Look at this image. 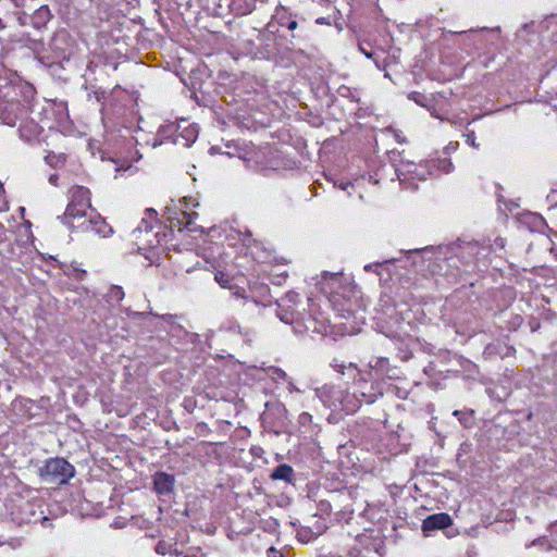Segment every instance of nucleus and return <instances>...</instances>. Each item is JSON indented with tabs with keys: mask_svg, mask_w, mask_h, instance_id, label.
Here are the masks:
<instances>
[{
	"mask_svg": "<svg viewBox=\"0 0 557 557\" xmlns=\"http://www.w3.org/2000/svg\"><path fill=\"white\" fill-rule=\"evenodd\" d=\"M460 248V257L467 259L468 261L476 260L481 256L484 257L485 248L479 246L475 242H469L465 243L463 245L459 246Z\"/></svg>",
	"mask_w": 557,
	"mask_h": 557,
	"instance_id": "7",
	"label": "nucleus"
},
{
	"mask_svg": "<svg viewBox=\"0 0 557 557\" xmlns=\"http://www.w3.org/2000/svg\"><path fill=\"white\" fill-rule=\"evenodd\" d=\"M463 136L466 137L467 144H469L473 148H479V144L475 141L474 132H470L468 134H465Z\"/></svg>",
	"mask_w": 557,
	"mask_h": 557,
	"instance_id": "19",
	"label": "nucleus"
},
{
	"mask_svg": "<svg viewBox=\"0 0 557 557\" xmlns=\"http://www.w3.org/2000/svg\"><path fill=\"white\" fill-rule=\"evenodd\" d=\"M107 297L109 301L120 302L124 298V292L122 287L113 285L109 288Z\"/></svg>",
	"mask_w": 557,
	"mask_h": 557,
	"instance_id": "13",
	"label": "nucleus"
},
{
	"mask_svg": "<svg viewBox=\"0 0 557 557\" xmlns=\"http://www.w3.org/2000/svg\"><path fill=\"white\" fill-rule=\"evenodd\" d=\"M45 160L50 166H58L64 162L65 158L62 154L50 152L45 157Z\"/></svg>",
	"mask_w": 557,
	"mask_h": 557,
	"instance_id": "14",
	"label": "nucleus"
},
{
	"mask_svg": "<svg viewBox=\"0 0 557 557\" xmlns=\"http://www.w3.org/2000/svg\"><path fill=\"white\" fill-rule=\"evenodd\" d=\"M294 476V470L290 466L284 463L276 467L271 473L272 480H283L285 482H290Z\"/></svg>",
	"mask_w": 557,
	"mask_h": 557,
	"instance_id": "9",
	"label": "nucleus"
},
{
	"mask_svg": "<svg viewBox=\"0 0 557 557\" xmlns=\"http://www.w3.org/2000/svg\"><path fill=\"white\" fill-rule=\"evenodd\" d=\"M51 17L52 15L48 5H41L34 12L32 16V23L36 28H40L45 26L51 20Z\"/></svg>",
	"mask_w": 557,
	"mask_h": 557,
	"instance_id": "8",
	"label": "nucleus"
},
{
	"mask_svg": "<svg viewBox=\"0 0 557 557\" xmlns=\"http://www.w3.org/2000/svg\"><path fill=\"white\" fill-rule=\"evenodd\" d=\"M453 524V519L448 513H434L425 518L422 522V531L425 536L435 530H443Z\"/></svg>",
	"mask_w": 557,
	"mask_h": 557,
	"instance_id": "5",
	"label": "nucleus"
},
{
	"mask_svg": "<svg viewBox=\"0 0 557 557\" xmlns=\"http://www.w3.org/2000/svg\"><path fill=\"white\" fill-rule=\"evenodd\" d=\"M409 98L414 100L417 103H421V98H423V96H421L420 94L413 92L409 96Z\"/></svg>",
	"mask_w": 557,
	"mask_h": 557,
	"instance_id": "23",
	"label": "nucleus"
},
{
	"mask_svg": "<svg viewBox=\"0 0 557 557\" xmlns=\"http://www.w3.org/2000/svg\"><path fill=\"white\" fill-rule=\"evenodd\" d=\"M214 280L218 284H220L224 288H232L230 285V277L223 272H216L214 275Z\"/></svg>",
	"mask_w": 557,
	"mask_h": 557,
	"instance_id": "16",
	"label": "nucleus"
},
{
	"mask_svg": "<svg viewBox=\"0 0 557 557\" xmlns=\"http://www.w3.org/2000/svg\"><path fill=\"white\" fill-rule=\"evenodd\" d=\"M38 128L39 127L36 123H32L30 125L20 127L21 138L27 141L32 140L33 137H35L38 134Z\"/></svg>",
	"mask_w": 557,
	"mask_h": 557,
	"instance_id": "12",
	"label": "nucleus"
},
{
	"mask_svg": "<svg viewBox=\"0 0 557 557\" xmlns=\"http://www.w3.org/2000/svg\"><path fill=\"white\" fill-rule=\"evenodd\" d=\"M57 180H58V176H57L55 174H52V175L49 177V183H51V184H55Z\"/></svg>",
	"mask_w": 557,
	"mask_h": 557,
	"instance_id": "29",
	"label": "nucleus"
},
{
	"mask_svg": "<svg viewBox=\"0 0 557 557\" xmlns=\"http://www.w3.org/2000/svg\"><path fill=\"white\" fill-rule=\"evenodd\" d=\"M458 146L459 144L458 143H449L446 147H445V151L446 153H450L453 151H456L458 149Z\"/></svg>",
	"mask_w": 557,
	"mask_h": 557,
	"instance_id": "21",
	"label": "nucleus"
},
{
	"mask_svg": "<svg viewBox=\"0 0 557 557\" xmlns=\"http://www.w3.org/2000/svg\"><path fill=\"white\" fill-rule=\"evenodd\" d=\"M76 195L82 199L78 202L74 200L70 202L63 215V223L73 230H81L82 232H89L94 225L92 218L88 216L90 205L88 203V190L83 187H77L73 197Z\"/></svg>",
	"mask_w": 557,
	"mask_h": 557,
	"instance_id": "1",
	"label": "nucleus"
},
{
	"mask_svg": "<svg viewBox=\"0 0 557 557\" xmlns=\"http://www.w3.org/2000/svg\"><path fill=\"white\" fill-rule=\"evenodd\" d=\"M45 482L64 484L75 474L74 467L63 458H50L38 469Z\"/></svg>",
	"mask_w": 557,
	"mask_h": 557,
	"instance_id": "3",
	"label": "nucleus"
},
{
	"mask_svg": "<svg viewBox=\"0 0 557 557\" xmlns=\"http://www.w3.org/2000/svg\"><path fill=\"white\" fill-rule=\"evenodd\" d=\"M379 267H380V264H379V263H374V264H367V265L364 267V270H366V271H372V270H374V268H375V269H377Z\"/></svg>",
	"mask_w": 557,
	"mask_h": 557,
	"instance_id": "26",
	"label": "nucleus"
},
{
	"mask_svg": "<svg viewBox=\"0 0 557 557\" xmlns=\"http://www.w3.org/2000/svg\"><path fill=\"white\" fill-rule=\"evenodd\" d=\"M5 239V228L4 226L0 223V242H3Z\"/></svg>",
	"mask_w": 557,
	"mask_h": 557,
	"instance_id": "25",
	"label": "nucleus"
},
{
	"mask_svg": "<svg viewBox=\"0 0 557 557\" xmlns=\"http://www.w3.org/2000/svg\"><path fill=\"white\" fill-rule=\"evenodd\" d=\"M92 226L89 228V232H95L101 237H107L112 233V228L101 219L92 220Z\"/></svg>",
	"mask_w": 557,
	"mask_h": 557,
	"instance_id": "10",
	"label": "nucleus"
},
{
	"mask_svg": "<svg viewBox=\"0 0 557 557\" xmlns=\"http://www.w3.org/2000/svg\"><path fill=\"white\" fill-rule=\"evenodd\" d=\"M176 317L174 315H171V314H168V315H164L163 319L166 320V321H172L173 319H175Z\"/></svg>",
	"mask_w": 557,
	"mask_h": 557,
	"instance_id": "31",
	"label": "nucleus"
},
{
	"mask_svg": "<svg viewBox=\"0 0 557 557\" xmlns=\"http://www.w3.org/2000/svg\"><path fill=\"white\" fill-rule=\"evenodd\" d=\"M175 476L165 472H157L153 475V488L160 496H170L174 491Z\"/></svg>",
	"mask_w": 557,
	"mask_h": 557,
	"instance_id": "6",
	"label": "nucleus"
},
{
	"mask_svg": "<svg viewBox=\"0 0 557 557\" xmlns=\"http://www.w3.org/2000/svg\"><path fill=\"white\" fill-rule=\"evenodd\" d=\"M496 242H499V246H500V247H504V242H503V239H502V238H500V239H497Z\"/></svg>",
	"mask_w": 557,
	"mask_h": 557,
	"instance_id": "35",
	"label": "nucleus"
},
{
	"mask_svg": "<svg viewBox=\"0 0 557 557\" xmlns=\"http://www.w3.org/2000/svg\"><path fill=\"white\" fill-rule=\"evenodd\" d=\"M156 553L162 556L166 554H172V544L165 541L158 542V544L156 545Z\"/></svg>",
	"mask_w": 557,
	"mask_h": 557,
	"instance_id": "15",
	"label": "nucleus"
},
{
	"mask_svg": "<svg viewBox=\"0 0 557 557\" xmlns=\"http://www.w3.org/2000/svg\"><path fill=\"white\" fill-rule=\"evenodd\" d=\"M437 168L445 173H449L453 170V163L448 159L438 160Z\"/></svg>",
	"mask_w": 557,
	"mask_h": 557,
	"instance_id": "17",
	"label": "nucleus"
},
{
	"mask_svg": "<svg viewBox=\"0 0 557 557\" xmlns=\"http://www.w3.org/2000/svg\"><path fill=\"white\" fill-rule=\"evenodd\" d=\"M69 38V33L65 30H60L55 33L54 37L52 38V45L58 48L59 41H65Z\"/></svg>",
	"mask_w": 557,
	"mask_h": 557,
	"instance_id": "18",
	"label": "nucleus"
},
{
	"mask_svg": "<svg viewBox=\"0 0 557 557\" xmlns=\"http://www.w3.org/2000/svg\"><path fill=\"white\" fill-rule=\"evenodd\" d=\"M3 190V185L0 183V193Z\"/></svg>",
	"mask_w": 557,
	"mask_h": 557,
	"instance_id": "37",
	"label": "nucleus"
},
{
	"mask_svg": "<svg viewBox=\"0 0 557 557\" xmlns=\"http://www.w3.org/2000/svg\"><path fill=\"white\" fill-rule=\"evenodd\" d=\"M13 519L22 523H37L42 520H47L44 516V511L40 510V506L34 502L21 500L16 507V511L12 512Z\"/></svg>",
	"mask_w": 557,
	"mask_h": 557,
	"instance_id": "4",
	"label": "nucleus"
},
{
	"mask_svg": "<svg viewBox=\"0 0 557 557\" xmlns=\"http://www.w3.org/2000/svg\"><path fill=\"white\" fill-rule=\"evenodd\" d=\"M188 139H187V143L185 144V146H189V143L190 141H194L196 139V134H195V131L191 129L188 132Z\"/></svg>",
	"mask_w": 557,
	"mask_h": 557,
	"instance_id": "24",
	"label": "nucleus"
},
{
	"mask_svg": "<svg viewBox=\"0 0 557 557\" xmlns=\"http://www.w3.org/2000/svg\"><path fill=\"white\" fill-rule=\"evenodd\" d=\"M281 320L284 321L285 323H288L289 321L286 319V315H283L281 317Z\"/></svg>",
	"mask_w": 557,
	"mask_h": 557,
	"instance_id": "34",
	"label": "nucleus"
},
{
	"mask_svg": "<svg viewBox=\"0 0 557 557\" xmlns=\"http://www.w3.org/2000/svg\"><path fill=\"white\" fill-rule=\"evenodd\" d=\"M221 329L238 334L243 333L242 326L237 322H232L228 326H222Z\"/></svg>",
	"mask_w": 557,
	"mask_h": 557,
	"instance_id": "20",
	"label": "nucleus"
},
{
	"mask_svg": "<svg viewBox=\"0 0 557 557\" xmlns=\"http://www.w3.org/2000/svg\"><path fill=\"white\" fill-rule=\"evenodd\" d=\"M383 362H384V363H387V359H383V358H381V359H379V360L376 361V364H379V363H383Z\"/></svg>",
	"mask_w": 557,
	"mask_h": 557,
	"instance_id": "32",
	"label": "nucleus"
},
{
	"mask_svg": "<svg viewBox=\"0 0 557 557\" xmlns=\"http://www.w3.org/2000/svg\"><path fill=\"white\" fill-rule=\"evenodd\" d=\"M181 218H175L177 220V224L181 226H184L185 228H188L189 231H195L196 228L193 227V220L197 216L196 212H187L185 210H182Z\"/></svg>",
	"mask_w": 557,
	"mask_h": 557,
	"instance_id": "11",
	"label": "nucleus"
},
{
	"mask_svg": "<svg viewBox=\"0 0 557 557\" xmlns=\"http://www.w3.org/2000/svg\"><path fill=\"white\" fill-rule=\"evenodd\" d=\"M287 27H288L289 30L296 29L297 28V22L296 21H290Z\"/></svg>",
	"mask_w": 557,
	"mask_h": 557,
	"instance_id": "27",
	"label": "nucleus"
},
{
	"mask_svg": "<svg viewBox=\"0 0 557 557\" xmlns=\"http://www.w3.org/2000/svg\"><path fill=\"white\" fill-rule=\"evenodd\" d=\"M235 296H243L242 293L239 290L235 292L234 293Z\"/></svg>",
	"mask_w": 557,
	"mask_h": 557,
	"instance_id": "36",
	"label": "nucleus"
},
{
	"mask_svg": "<svg viewBox=\"0 0 557 557\" xmlns=\"http://www.w3.org/2000/svg\"><path fill=\"white\" fill-rule=\"evenodd\" d=\"M184 557H198L197 555H187V556H184Z\"/></svg>",
	"mask_w": 557,
	"mask_h": 557,
	"instance_id": "38",
	"label": "nucleus"
},
{
	"mask_svg": "<svg viewBox=\"0 0 557 557\" xmlns=\"http://www.w3.org/2000/svg\"><path fill=\"white\" fill-rule=\"evenodd\" d=\"M420 250H421V249H419V248H416V249H413V250H409V251H408L407 253H411V252H418V251H420Z\"/></svg>",
	"mask_w": 557,
	"mask_h": 557,
	"instance_id": "33",
	"label": "nucleus"
},
{
	"mask_svg": "<svg viewBox=\"0 0 557 557\" xmlns=\"http://www.w3.org/2000/svg\"><path fill=\"white\" fill-rule=\"evenodd\" d=\"M20 94L17 86L0 79V101L3 103L0 119L5 125L15 126L17 121L27 114V109L17 100Z\"/></svg>",
	"mask_w": 557,
	"mask_h": 557,
	"instance_id": "2",
	"label": "nucleus"
},
{
	"mask_svg": "<svg viewBox=\"0 0 557 557\" xmlns=\"http://www.w3.org/2000/svg\"><path fill=\"white\" fill-rule=\"evenodd\" d=\"M332 366L337 372L344 373L345 366L343 363H336V361H334Z\"/></svg>",
	"mask_w": 557,
	"mask_h": 557,
	"instance_id": "22",
	"label": "nucleus"
},
{
	"mask_svg": "<svg viewBox=\"0 0 557 557\" xmlns=\"http://www.w3.org/2000/svg\"><path fill=\"white\" fill-rule=\"evenodd\" d=\"M175 545L172 544V554L173 556H180L182 553L176 548L174 547Z\"/></svg>",
	"mask_w": 557,
	"mask_h": 557,
	"instance_id": "28",
	"label": "nucleus"
},
{
	"mask_svg": "<svg viewBox=\"0 0 557 557\" xmlns=\"http://www.w3.org/2000/svg\"><path fill=\"white\" fill-rule=\"evenodd\" d=\"M360 50L362 51V53H363L367 58H369V59H370V58H372V53H371V52H369V51H367V50H364V49H362V48H360Z\"/></svg>",
	"mask_w": 557,
	"mask_h": 557,
	"instance_id": "30",
	"label": "nucleus"
}]
</instances>
